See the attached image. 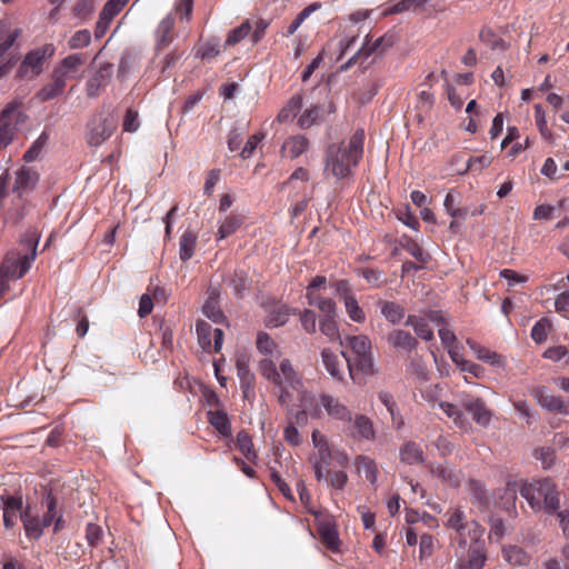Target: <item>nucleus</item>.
Instances as JSON below:
<instances>
[{
  "label": "nucleus",
  "instance_id": "obj_1",
  "mask_svg": "<svg viewBox=\"0 0 569 569\" xmlns=\"http://www.w3.org/2000/svg\"><path fill=\"white\" fill-rule=\"evenodd\" d=\"M366 133L357 129L348 140L330 143L325 152V173L337 180L351 177L363 158Z\"/></svg>",
  "mask_w": 569,
  "mask_h": 569
},
{
  "label": "nucleus",
  "instance_id": "obj_2",
  "mask_svg": "<svg viewBox=\"0 0 569 569\" xmlns=\"http://www.w3.org/2000/svg\"><path fill=\"white\" fill-rule=\"evenodd\" d=\"M259 372L273 385L274 393L281 407L289 409L295 406L296 400H305L302 379L290 360H281L279 368H277L270 358H264L259 362Z\"/></svg>",
  "mask_w": 569,
  "mask_h": 569
},
{
  "label": "nucleus",
  "instance_id": "obj_3",
  "mask_svg": "<svg viewBox=\"0 0 569 569\" xmlns=\"http://www.w3.org/2000/svg\"><path fill=\"white\" fill-rule=\"evenodd\" d=\"M350 348L352 356L349 357L341 351L349 376L353 382H359L361 376H369L373 372V359L371 352V341L365 335L348 336L343 340Z\"/></svg>",
  "mask_w": 569,
  "mask_h": 569
},
{
  "label": "nucleus",
  "instance_id": "obj_4",
  "mask_svg": "<svg viewBox=\"0 0 569 569\" xmlns=\"http://www.w3.org/2000/svg\"><path fill=\"white\" fill-rule=\"evenodd\" d=\"M520 495L536 512L543 510L548 515H553L560 508L557 486L548 478L523 482L520 487Z\"/></svg>",
  "mask_w": 569,
  "mask_h": 569
},
{
  "label": "nucleus",
  "instance_id": "obj_5",
  "mask_svg": "<svg viewBox=\"0 0 569 569\" xmlns=\"http://www.w3.org/2000/svg\"><path fill=\"white\" fill-rule=\"evenodd\" d=\"M442 525L455 532L450 536L460 549H466L468 541H478L485 533V528L475 519H468L460 506L449 507L443 513Z\"/></svg>",
  "mask_w": 569,
  "mask_h": 569
},
{
  "label": "nucleus",
  "instance_id": "obj_6",
  "mask_svg": "<svg viewBox=\"0 0 569 569\" xmlns=\"http://www.w3.org/2000/svg\"><path fill=\"white\" fill-rule=\"evenodd\" d=\"M37 257V242L29 253L9 252L0 264V280L9 284L10 280L22 278L31 268Z\"/></svg>",
  "mask_w": 569,
  "mask_h": 569
},
{
  "label": "nucleus",
  "instance_id": "obj_7",
  "mask_svg": "<svg viewBox=\"0 0 569 569\" xmlns=\"http://www.w3.org/2000/svg\"><path fill=\"white\" fill-rule=\"evenodd\" d=\"M54 52L56 47L52 43H47L29 51L18 70L19 76L26 77L29 71H31V77L39 76L43 70L44 61L50 59Z\"/></svg>",
  "mask_w": 569,
  "mask_h": 569
},
{
  "label": "nucleus",
  "instance_id": "obj_8",
  "mask_svg": "<svg viewBox=\"0 0 569 569\" xmlns=\"http://www.w3.org/2000/svg\"><path fill=\"white\" fill-rule=\"evenodd\" d=\"M114 129V122L102 114L93 116L87 124V142L89 146L99 147L108 140Z\"/></svg>",
  "mask_w": 569,
  "mask_h": 569
},
{
  "label": "nucleus",
  "instance_id": "obj_9",
  "mask_svg": "<svg viewBox=\"0 0 569 569\" xmlns=\"http://www.w3.org/2000/svg\"><path fill=\"white\" fill-rule=\"evenodd\" d=\"M198 342L206 352H219L222 347L223 331L204 321L198 320L196 323Z\"/></svg>",
  "mask_w": 569,
  "mask_h": 569
},
{
  "label": "nucleus",
  "instance_id": "obj_10",
  "mask_svg": "<svg viewBox=\"0 0 569 569\" xmlns=\"http://www.w3.org/2000/svg\"><path fill=\"white\" fill-rule=\"evenodd\" d=\"M21 113L16 103H9L0 113V149L10 144L17 131Z\"/></svg>",
  "mask_w": 569,
  "mask_h": 569
},
{
  "label": "nucleus",
  "instance_id": "obj_11",
  "mask_svg": "<svg viewBox=\"0 0 569 569\" xmlns=\"http://www.w3.org/2000/svg\"><path fill=\"white\" fill-rule=\"evenodd\" d=\"M0 500L2 502V522L7 530H11L17 527L18 519L22 521V515H24V506L21 496L1 495Z\"/></svg>",
  "mask_w": 569,
  "mask_h": 569
},
{
  "label": "nucleus",
  "instance_id": "obj_12",
  "mask_svg": "<svg viewBox=\"0 0 569 569\" xmlns=\"http://www.w3.org/2000/svg\"><path fill=\"white\" fill-rule=\"evenodd\" d=\"M531 396L547 411L565 416L569 415V403L565 402L560 396L548 392L546 387L539 386L533 388Z\"/></svg>",
  "mask_w": 569,
  "mask_h": 569
},
{
  "label": "nucleus",
  "instance_id": "obj_13",
  "mask_svg": "<svg viewBox=\"0 0 569 569\" xmlns=\"http://www.w3.org/2000/svg\"><path fill=\"white\" fill-rule=\"evenodd\" d=\"M346 432L356 440L372 441L376 438L373 423L365 415L351 416V423H346Z\"/></svg>",
  "mask_w": 569,
  "mask_h": 569
},
{
  "label": "nucleus",
  "instance_id": "obj_14",
  "mask_svg": "<svg viewBox=\"0 0 569 569\" xmlns=\"http://www.w3.org/2000/svg\"><path fill=\"white\" fill-rule=\"evenodd\" d=\"M319 401L332 419L342 421L343 423H351V410L338 398L328 393H321Z\"/></svg>",
  "mask_w": 569,
  "mask_h": 569
},
{
  "label": "nucleus",
  "instance_id": "obj_15",
  "mask_svg": "<svg viewBox=\"0 0 569 569\" xmlns=\"http://www.w3.org/2000/svg\"><path fill=\"white\" fill-rule=\"evenodd\" d=\"M86 63V56L83 53H72L63 58L53 69L63 80L79 78V72Z\"/></svg>",
  "mask_w": 569,
  "mask_h": 569
},
{
  "label": "nucleus",
  "instance_id": "obj_16",
  "mask_svg": "<svg viewBox=\"0 0 569 569\" xmlns=\"http://www.w3.org/2000/svg\"><path fill=\"white\" fill-rule=\"evenodd\" d=\"M460 402L478 425L487 426L490 422L491 413L481 398L463 395Z\"/></svg>",
  "mask_w": 569,
  "mask_h": 569
},
{
  "label": "nucleus",
  "instance_id": "obj_17",
  "mask_svg": "<svg viewBox=\"0 0 569 569\" xmlns=\"http://www.w3.org/2000/svg\"><path fill=\"white\" fill-rule=\"evenodd\" d=\"M501 556L511 567H527L531 562V555L518 545L503 546Z\"/></svg>",
  "mask_w": 569,
  "mask_h": 569
},
{
  "label": "nucleus",
  "instance_id": "obj_18",
  "mask_svg": "<svg viewBox=\"0 0 569 569\" xmlns=\"http://www.w3.org/2000/svg\"><path fill=\"white\" fill-rule=\"evenodd\" d=\"M318 532L322 543L332 552H338L340 539L337 527L331 520H322L318 525Z\"/></svg>",
  "mask_w": 569,
  "mask_h": 569
},
{
  "label": "nucleus",
  "instance_id": "obj_19",
  "mask_svg": "<svg viewBox=\"0 0 569 569\" xmlns=\"http://www.w3.org/2000/svg\"><path fill=\"white\" fill-rule=\"evenodd\" d=\"M66 86L67 81L58 76L54 71H52L50 81L39 90L37 98L40 101L52 100L63 94Z\"/></svg>",
  "mask_w": 569,
  "mask_h": 569
},
{
  "label": "nucleus",
  "instance_id": "obj_20",
  "mask_svg": "<svg viewBox=\"0 0 569 569\" xmlns=\"http://www.w3.org/2000/svg\"><path fill=\"white\" fill-rule=\"evenodd\" d=\"M228 287L232 289L233 295L241 299L250 290L251 280L243 269H236L226 280Z\"/></svg>",
  "mask_w": 569,
  "mask_h": 569
},
{
  "label": "nucleus",
  "instance_id": "obj_21",
  "mask_svg": "<svg viewBox=\"0 0 569 569\" xmlns=\"http://www.w3.org/2000/svg\"><path fill=\"white\" fill-rule=\"evenodd\" d=\"M174 39V19L171 14L164 17L156 30L157 49L167 48Z\"/></svg>",
  "mask_w": 569,
  "mask_h": 569
},
{
  "label": "nucleus",
  "instance_id": "obj_22",
  "mask_svg": "<svg viewBox=\"0 0 569 569\" xmlns=\"http://www.w3.org/2000/svg\"><path fill=\"white\" fill-rule=\"evenodd\" d=\"M467 346L475 352L476 357L487 362L493 367H503L505 366V358L497 353L496 351L489 350L488 348L481 346L473 339L468 338L466 340Z\"/></svg>",
  "mask_w": 569,
  "mask_h": 569
},
{
  "label": "nucleus",
  "instance_id": "obj_23",
  "mask_svg": "<svg viewBox=\"0 0 569 569\" xmlns=\"http://www.w3.org/2000/svg\"><path fill=\"white\" fill-rule=\"evenodd\" d=\"M21 522L23 525L26 537L29 540L37 541L42 537L44 528L41 525L39 516L31 513L30 506H26Z\"/></svg>",
  "mask_w": 569,
  "mask_h": 569
},
{
  "label": "nucleus",
  "instance_id": "obj_24",
  "mask_svg": "<svg viewBox=\"0 0 569 569\" xmlns=\"http://www.w3.org/2000/svg\"><path fill=\"white\" fill-rule=\"evenodd\" d=\"M237 373L240 380V388L244 399H250L254 396V375L250 371L249 366L243 360L237 361Z\"/></svg>",
  "mask_w": 569,
  "mask_h": 569
},
{
  "label": "nucleus",
  "instance_id": "obj_25",
  "mask_svg": "<svg viewBox=\"0 0 569 569\" xmlns=\"http://www.w3.org/2000/svg\"><path fill=\"white\" fill-rule=\"evenodd\" d=\"M311 438L313 447L317 449V456L312 461H320L329 466L333 458V449L329 446L327 437L319 430H313Z\"/></svg>",
  "mask_w": 569,
  "mask_h": 569
},
{
  "label": "nucleus",
  "instance_id": "obj_26",
  "mask_svg": "<svg viewBox=\"0 0 569 569\" xmlns=\"http://www.w3.org/2000/svg\"><path fill=\"white\" fill-rule=\"evenodd\" d=\"M38 173L30 168H21L16 173V181L13 186V191L18 192L21 197L23 193L30 191L34 188L38 182Z\"/></svg>",
  "mask_w": 569,
  "mask_h": 569
},
{
  "label": "nucleus",
  "instance_id": "obj_27",
  "mask_svg": "<svg viewBox=\"0 0 569 569\" xmlns=\"http://www.w3.org/2000/svg\"><path fill=\"white\" fill-rule=\"evenodd\" d=\"M321 358L329 375L336 380H342L345 376L343 367L346 361L341 360L338 355L328 348L322 349Z\"/></svg>",
  "mask_w": 569,
  "mask_h": 569
},
{
  "label": "nucleus",
  "instance_id": "obj_28",
  "mask_svg": "<svg viewBox=\"0 0 569 569\" xmlns=\"http://www.w3.org/2000/svg\"><path fill=\"white\" fill-rule=\"evenodd\" d=\"M387 341L396 349L412 351L418 346V340L408 331L396 329L388 335Z\"/></svg>",
  "mask_w": 569,
  "mask_h": 569
},
{
  "label": "nucleus",
  "instance_id": "obj_29",
  "mask_svg": "<svg viewBox=\"0 0 569 569\" xmlns=\"http://www.w3.org/2000/svg\"><path fill=\"white\" fill-rule=\"evenodd\" d=\"M430 471L432 475L437 476L445 483H448L451 487H459L462 482L463 475L459 469L450 468L445 465L431 466Z\"/></svg>",
  "mask_w": 569,
  "mask_h": 569
},
{
  "label": "nucleus",
  "instance_id": "obj_30",
  "mask_svg": "<svg viewBox=\"0 0 569 569\" xmlns=\"http://www.w3.org/2000/svg\"><path fill=\"white\" fill-rule=\"evenodd\" d=\"M355 467L359 473L363 472L366 479L376 487L378 480V466L373 459L368 456L359 455L355 458Z\"/></svg>",
  "mask_w": 569,
  "mask_h": 569
},
{
  "label": "nucleus",
  "instance_id": "obj_31",
  "mask_svg": "<svg viewBox=\"0 0 569 569\" xmlns=\"http://www.w3.org/2000/svg\"><path fill=\"white\" fill-rule=\"evenodd\" d=\"M378 307L380 308L381 315L385 319L392 325L400 323L405 318L406 309L398 302L380 300L378 302Z\"/></svg>",
  "mask_w": 569,
  "mask_h": 569
},
{
  "label": "nucleus",
  "instance_id": "obj_32",
  "mask_svg": "<svg viewBox=\"0 0 569 569\" xmlns=\"http://www.w3.org/2000/svg\"><path fill=\"white\" fill-rule=\"evenodd\" d=\"M319 330L330 342H339L341 347L345 346V341L339 331L337 316L321 317L319 321Z\"/></svg>",
  "mask_w": 569,
  "mask_h": 569
},
{
  "label": "nucleus",
  "instance_id": "obj_33",
  "mask_svg": "<svg viewBox=\"0 0 569 569\" xmlns=\"http://www.w3.org/2000/svg\"><path fill=\"white\" fill-rule=\"evenodd\" d=\"M308 148L309 140L305 136L298 134L288 138L284 141L281 151L288 154L291 159H295L306 152Z\"/></svg>",
  "mask_w": 569,
  "mask_h": 569
},
{
  "label": "nucleus",
  "instance_id": "obj_34",
  "mask_svg": "<svg viewBox=\"0 0 569 569\" xmlns=\"http://www.w3.org/2000/svg\"><path fill=\"white\" fill-rule=\"evenodd\" d=\"M209 423L222 436H231V425L224 410H210L207 413Z\"/></svg>",
  "mask_w": 569,
  "mask_h": 569
},
{
  "label": "nucleus",
  "instance_id": "obj_35",
  "mask_svg": "<svg viewBox=\"0 0 569 569\" xmlns=\"http://www.w3.org/2000/svg\"><path fill=\"white\" fill-rule=\"evenodd\" d=\"M400 459L408 465H419L423 462V450L415 441H407L400 448Z\"/></svg>",
  "mask_w": 569,
  "mask_h": 569
},
{
  "label": "nucleus",
  "instance_id": "obj_36",
  "mask_svg": "<svg viewBox=\"0 0 569 569\" xmlns=\"http://www.w3.org/2000/svg\"><path fill=\"white\" fill-rule=\"evenodd\" d=\"M473 545L470 546L467 552L466 561L468 563L469 569H482L487 561V551L483 545L478 541H472Z\"/></svg>",
  "mask_w": 569,
  "mask_h": 569
},
{
  "label": "nucleus",
  "instance_id": "obj_37",
  "mask_svg": "<svg viewBox=\"0 0 569 569\" xmlns=\"http://www.w3.org/2000/svg\"><path fill=\"white\" fill-rule=\"evenodd\" d=\"M405 325L412 327L416 335L420 339L425 341H430L433 339V331L430 329L428 321L425 317L409 315Z\"/></svg>",
  "mask_w": 569,
  "mask_h": 569
},
{
  "label": "nucleus",
  "instance_id": "obj_38",
  "mask_svg": "<svg viewBox=\"0 0 569 569\" xmlns=\"http://www.w3.org/2000/svg\"><path fill=\"white\" fill-rule=\"evenodd\" d=\"M308 305L318 308L322 317L337 316V303L333 299L322 295L306 297Z\"/></svg>",
  "mask_w": 569,
  "mask_h": 569
},
{
  "label": "nucleus",
  "instance_id": "obj_39",
  "mask_svg": "<svg viewBox=\"0 0 569 569\" xmlns=\"http://www.w3.org/2000/svg\"><path fill=\"white\" fill-rule=\"evenodd\" d=\"M197 246V236L190 230H187L182 233L179 241V257L181 261L186 262L190 260L196 250Z\"/></svg>",
  "mask_w": 569,
  "mask_h": 569
},
{
  "label": "nucleus",
  "instance_id": "obj_40",
  "mask_svg": "<svg viewBox=\"0 0 569 569\" xmlns=\"http://www.w3.org/2000/svg\"><path fill=\"white\" fill-rule=\"evenodd\" d=\"M244 219L241 214H229L221 222L218 229V238L224 239L233 234L243 223Z\"/></svg>",
  "mask_w": 569,
  "mask_h": 569
},
{
  "label": "nucleus",
  "instance_id": "obj_41",
  "mask_svg": "<svg viewBox=\"0 0 569 569\" xmlns=\"http://www.w3.org/2000/svg\"><path fill=\"white\" fill-rule=\"evenodd\" d=\"M290 309L286 305L274 307L266 319V326L269 328H278L288 322Z\"/></svg>",
  "mask_w": 569,
  "mask_h": 569
},
{
  "label": "nucleus",
  "instance_id": "obj_42",
  "mask_svg": "<svg viewBox=\"0 0 569 569\" xmlns=\"http://www.w3.org/2000/svg\"><path fill=\"white\" fill-rule=\"evenodd\" d=\"M385 41V38L381 37L377 39L371 46L366 41L362 47L347 61L346 68H350L353 64L358 63L361 59L365 60L369 58L373 52H376Z\"/></svg>",
  "mask_w": 569,
  "mask_h": 569
},
{
  "label": "nucleus",
  "instance_id": "obj_43",
  "mask_svg": "<svg viewBox=\"0 0 569 569\" xmlns=\"http://www.w3.org/2000/svg\"><path fill=\"white\" fill-rule=\"evenodd\" d=\"M236 446L249 461L253 462L257 459L258 456L253 449L251 436L247 431L238 432Z\"/></svg>",
  "mask_w": 569,
  "mask_h": 569
},
{
  "label": "nucleus",
  "instance_id": "obj_44",
  "mask_svg": "<svg viewBox=\"0 0 569 569\" xmlns=\"http://www.w3.org/2000/svg\"><path fill=\"white\" fill-rule=\"evenodd\" d=\"M342 303L350 320L356 323H363L366 321V312L359 305L356 296L342 301Z\"/></svg>",
  "mask_w": 569,
  "mask_h": 569
},
{
  "label": "nucleus",
  "instance_id": "obj_45",
  "mask_svg": "<svg viewBox=\"0 0 569 569\" xmlns=\"http://www.w3.org/2000/svg\"><path fill=\"white\" fill-rule=\"evenodd\" d=\"M401 247L409 253L411 254L418 262H420L421 264H425L429 261L430 259V256L429 253H427L421 247L420 244L411 239V238H405L402 241H401Z\"/></svg>",
  "mask_w": 569,
  "mask_h": 569
},
{
  "label": "nucleus",
  "instance_id": "obj_46",
  "mask_svg": "<svg viewBox=\"0 0 569 569\" xmlns=\"http://www.w3.org/2000/svg\"><path fill=\"white\" fill-rule=\"evenodd\" d=\"M323 108L321 106H313L307 109L299 118L298 124L302 129H308L318 123L323 117Z\"/></svg>",
  "mask_w": 569,
  "mask_h": 569
},
{
  "label": "nucleus",
  "instance_id": "obj_47",
  "mask_svg": "<svg viewBox=\"0 0 569 569\" xmlns=\"http://www.w3.org/2000/svg\"><path fill=\"white\" fill-rule=\"evenodd\" d=\"M49 140V136L47 132H42L36 141L31 144V147L24 152L23 160L26 162H32L39 158L43 148L46 147Z\"/></svg>",
  "mask_w": 569,
  "mask_h": 569
},
{
  "label": "nucleus",
  "instance_id": "obj_48",
  "mask_svg": "<svg viewBox=\"0 0 569 569\" xmlns=\"http://www.w3.org/2000/svg\"><path fill=\"white\" fill-rule=\"evenodd\" d=\"M551 330V321L548 318L538 320L531 329V338L537 343H543Z\"/></svg>",
  "mask_w": 569,
  "mask_h": 569
},
{
  "label": "nucleus",
  "instance_id": "obj_49",
  "mask_svg": "<svg viewBox=\"0 0 569 569\" xmlns=\"http://www.w3.org/2000/svg\"><path fill=\"white\" fill-rule=\"evenodd\" d=\"M535 120L541 137L550 141L552 139V132L547 126L546 112L541 104L535 106Z\"/></svg>",
  "mask_w": 569,
  "mask_h": 569
},
{
  "label": "nucleus",
  "instance_id": "obj_50",
  "mask_svg": "<svg viewBox=\"0 0 569 569\" xmlns=\"http://www.w3.org/2000/svg\"><path fill=\"white\" fill-rule=\"evenodd\" d=\"M435 538L430 533H422L419 538V559L430 558L435 552Z\"/></svg>",
  "mask_w": 569,
  "mask_h": 569
},
{
  "label": "nucleus",
  "instance_id": "obj_51",
  "mask_svg": "<svg viewBox=\"0 0 569 569\" xmlns=\"http://www.w3.org/2000/svg\"><path fill=\"white\" fill-rule=\"evenodd\" d=\"M202 312L207 318L212 320L216 323H220L224 320L223 312L221 311L220 307L218 306V302L209 298L206 303L202 307Z\"/></svg>",
  "mask_w": 569,
  "mask_h": 569
},
{
  "label": "nucleus",
  "instance_id": "obj_52",
  "mask_svg": "<svg viewBox=\"0 0 569 569\" xmlns=\"http://www.w3.org/2000/svg\"><path fill=\"white\" fill-rule=\"evenodd\" d=\"M251 31V24L247 20L242 22L239 27L234 28L230 31V33L227 37V44L234 46L239 43L241 40H243Z\"/></svg>",
  "mask_w": 569,
  "mask_h": 569
},
{
  "label": "nucleus",
  "instance_id": "obj_53",
  "mask_svg": "<svg viewBox=\"0 0 569 569\" xmlns=\"http://www.w3.org/2000/svg\"><path fill=\"white\" fill-rule=\"evenodd\" d=\"M359 274L369 283L375 287H381L386 283L383 272L373 268H363L359 270Z\"/></svg>",
  "mask_w": 569,
  "mask_h": 569
},
{
  "label": "nucleus",
  "instance_id": "obj_54",
  "mask_svg": "<svg viewBox=\"0 0 569 569\" xmlns=\"http://www.w3.org/2000/svg\"><path fill=\"white\" fill-rule=\"evenodd\" d=\"M331 288L335 289V291L341 302L356 296L349 280H347V279H339V280L333 281L331 283Z\"/></svg>",
  "mask_w": 569,
  "mask_h": 569
},
{
  "label": "nucleus",
  "instance_id": "obj_55",
  "mask_svg": "<svg viewBox=\"0 0 569 569\" xmlns=\"http://www.w3.org/2000/svg\"><path fill=\"white\" fill-rule=\"evenodd\" d=\"M467 487L475 501L481 503L487 502V491L481 481L470 479L467 483Z\"/></svg>",
  "mask_w": 569,
  "mask_h": 569
},
{
  "label": "nucleus",
  "instance_id": "obj_56",
  "mask_svg": "<svg viewBox=\"0 0 569 569\" xmlns=\"http://www.w3.org/2000/svg\"><path fill=\"white\" fill-rule=\"evenodd\" d=\"M257 349L266 356L272 355L276 349V342L267 332H259L257 336Z\"/></svg>",
  "mask_w": 569,
  "mask_h": 569
},
{
  "label": "nucleus",
  "instance_id": "obj_57",
  "mask_svg": "<svg viewBox=\"0 0 569 569\" xmlns=\"http://www.w3.org/2000/svg\"><path fill=\"white\" fill-rule=\"evenodd\" d=\"M300 322L302 328L310 335L317 331V315L311 309H305L300 312Z\"/></svg>",
  "mask_w": 569,
  "mask_h": 569
},
{
  "label": "nucleus",
  "instance_id": "obj_58",
  "mask_svg": "<svg viewBox=\"0 0 569 569\" xmlns=\"http://www.w3.org/2000/svg\"><path fill=\"white\" fill-rule=\"evenodd\" d=\"M57 500L52 495L47 497V511L43 513L42 518H40L41 525L43 528H48L53 523V520L57 516Z\"/></svg>",
  "mask_w": 569,
  "mask_h": 569
},
{
  "label": "nucleus",
  "instance_id": "obj_59",
  "mask_svg": "<svg viewBox=\"0 0 569 569\" xmlns=\"http://www.w3.org/2000/svg\"><path fill=\"white\" fill-rule=\"evenodd\" d=\"M91 41V33L89 30L77 31L69 40L68 44L71 49H80L87 47Z\"/></svg>",
  "mask_w": 569,
  "mask_h": 569
},
{
  "label": "nucleus",
  "instance_id": "obj_60",
  "mask_svg": "<svg viewBox=\"0 0 569 569\" xmlns=\"http://www.w3.org/2000/svg\"><path fill=\"white\" fill-rule=\"evenodd\" d=\"M429 0H401L395 4L391 9V13H401L409 10H417L422 8Z\"/></svg>",
  "mask_w": 569,
  "mask_h": 569
},
{
  "label": "nucleus",
  "instance_id": "obj_61",
  "mask_svg": "<svg viewBox=\"0 0 569 569\" xmlns=\"http://www.w3.org/2000/svg\"><path fill=\"white\" fill-rule=\"evenodd\" d=\"M94 9V0H78L72 12L79 19H87Z\"/></svg>",
  "mask_w": 569,
  "mask_h": 569
},
{
  "label": "nucleus",
  "instance_id": "obj_62",
  "mask_svg": "<svg viewBox=\"0 0 569 569\" xmlns=\"http://www.w3.org/2000/svg\"><path fill=\"white\" fill-rule=\"evenodd\" d=\"M73 319L78 321L76 332L79 338H83L89 329V320L82 308H77L74 310Z\"/></svg>",
  "mask_w": 569,
  "mask_h": 569
},
{
  "label": "nucleus",
  "instance_id": "obj_63",
  "mask_svg": "<svg viewBox=\"0 0 569 569\" xmlns=\"http://www.w3.org/2000/svg\"><path fill=\"white\" fill-rule=\"evenodd\" d=\"M439 407L449 418L453 420L456 425H462L463 415L456 405L441 401L439 402Z\"/></svg>",
  "mask_w": 569,
  "mask_h": 569
},
{
  "label": "nucleus",
  "instance_id": "obj_64",
  "mask_svg": "<svg viewBox=\"0 0 569 569\" xmlns=\"http://www.w3.org/2000/svg\"><path fill=\"white\" fill-rule=\"evenodd\" d=\"M102 538V529L96 523H88L86 527V539L91 547H97Z\"/></svg>",
  "mask_w": 569,
  "mask_h": 569
}]
</instances>
